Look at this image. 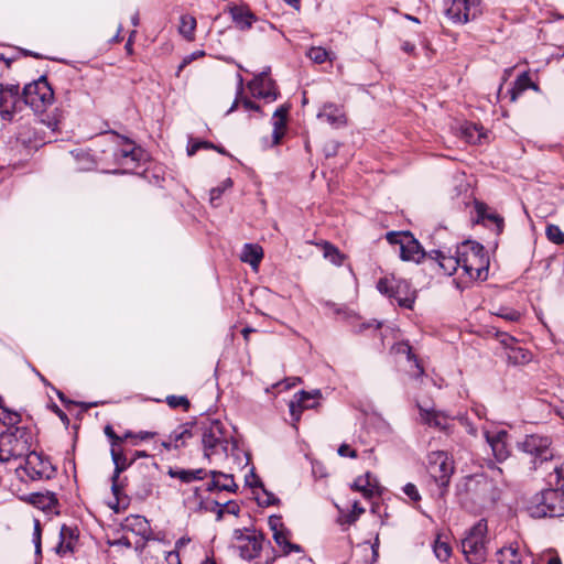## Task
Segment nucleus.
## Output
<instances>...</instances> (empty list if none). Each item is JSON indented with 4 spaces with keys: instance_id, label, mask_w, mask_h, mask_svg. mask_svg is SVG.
<instances>
[{
    "instance_id": "obj_46",
    "label": "nucleus",
    "mask_w": 564,
    "mask_h": 564,
    "mask_svg": "<svg viewBox=\"0 0 564 564\" xmlns=\"http://www.w3.org/2000/svg\"><path fill=\"white\" fill-rule=\"evenodd\" d=\"M496 315L509 322H518L521 317L519 311L509 307L499 308Z\"/></svg>"
},
{
    "instance_id": "obj_9",
    "label": "nucleus",
    "mask_w": 564,
    "mask_h": 564,
    "mask_svg": "<svg viewBox=\"0 0 564 564\" xmlns=\"http://www.w3.org/2000/svg\"><path fill=\"white\" fill-rule=\"evenodd\" d=\"M427 471L438 487V496H444L454 471L453 463L447 454L444 452L432 453L429 457Z\"/></svg>"
},
{
    "instance_id": "obj_44",
    "label": "nucleus",
    "mask_w": 564,
    "mask_h": 564,
    "mask_svg": "<svg viewBox=\"0 0 564 564\" xmlns=\"http://www.w3.org/2000/svg\"><path fill=\"white\" fill-rule=\"evenodd\" d=\"M549 485H555L557 488L564 490V463L554 468L553 474L550 475Z\"/></svg>"
},
{
    "instance_id": "obj_57",
    "label": "nucleus",
    "mask_w": 564,
    "mask_h": 564,
    "mask_svg": "<svg viewBox=\"0 0 564 564\" xmlns=\"http://www.w3.org/2000/svg\"><path fill=\"white\" fill-rule=\"evenodd\" d=\"M269 524L271 530L273 531V534L275 533V530L278 532H281L282 530L286 529L284 524L281 521L280 517H270Z\"/></svg>"
},
{
    "instance_id": "obj_61",
    "label": "nucleus",
    "mask_w": 564,
    "mask_h": 564,
    "mask_svg": "<svg viewBox=\"0 0 564 564\" xmlns=\"http://www.w3.org/2000/svg\"><path fill=\"white\" fill-rule=\"evenodd\" d=\"M192 481L200 480L206 476V470L203 468L189 469Z\"/></svg>"
},
{
    "instance_id": "obj_7",
    "label": "nucleus",
    "mask_w": 564,
    "mask_h": 564,
    "mask_svg": "<svg viewBox=\"0 0 564 564\" xmlns=\"http://www.w3.org/2000/svg\"><path fill=\"white\" fill-rule=\"evenodd\" d=\"M378 291L389 299L397 301L399 306L412 308L415 300V292L411 290L408 281L392 276L381 278L377 283Z\"/></svg>"
},
{
    "instance_id": "obj_18",
    "label": "nucleus",
    "mask_w": 564,
    "mask_h": 564,
    "mask_svg": "<svg viewBox=\"0 0 564 564\" xmlns=\"http://www.w3.org/2000/svg\"><path fill=\"white\" fill-rule=\"evenodd\" d=\"M317 118L336 129L345 127L347 123L343 106L333 102H326L317 113Z\"/></svg>"
},
{
    "instance_id": "obj_40",
    "label": "nucleus",
    "mask_w": 564,
    "mask_h": 564,
    "mask_svg": "<svg viewBox=\"0 0 564 564\" xmlns=\"http://www.w3.org/2000/svg\"><path fill=\"white\" fill-rule=\"evenodd\" d=\"M324 257L329 260L332 263L336 265H340L343 263L344 256L340 251L333 245L326 242L323 247Z\"/></svg>"
},
{
    "instance_id": "obj_64",
    "label": "nucleus",
    "mask_w": 564,
    "mask_h": 564,
    "mask_svg": "<svg viewBox=\"0 0 564 564\" xmlns=\"http://www.w3.org/2000/svg\"><path fill=\"white\" fill-rule=\"evenodd\" d=\"M226 511L228 513L238 514L240 508L237 503H232L230 501L225 503Z\"/></svg>"
},
{
    "instance_id": "obj_13",
    "label": "nucleus",
    "mask_w": 564,
    "mask_h": 564,
    "mask_svg": "<svg viewBox=\"0 0 564 564\" xmlns=\"http://www.w3.org/2000/svg\"><path fill=\"white\" fill-rule=\"evenodd\" d=\"M387 240L391 245H398L402 260H413L419 262L424 257V251L419 241L410 232L387 234Z\"/></svg>"
},
{
    "instance_id": "obj_10",
    "label": "nucleus",
    "mask_w": 564,
    "mask_h": 564,
    "mask_svg": "<svg viewBox=\"0 0 564 564\" xmlns=\"http://www.w3.org/2000/svg\"><path fill=\"white\" fill-rule=\"evenodd\" d=\"M202 443L204 456L208 459L219 452L227 454L229 441L226 438L224 426L218 420L210 421L204 427Z\"/></svg>"
},
{
    "instance_id": "obj_22",
    "label": "nucleus",
    "mask_w": 564,
    "mask_h": 564,
    "mask_svg": "<svg viewBox=\"0 0 564 564\" xmlns=\"http://www.w3.org/2000/svg\"><path fill=\"white\" fill-rule=\"evenodd\" d=\"M416 406L419 409L420 420L422 423L440 430L448 429L449 417L445 413L436 411L434 409L427 410L423 408L420 403H417Z\"/></svg>"
},
{
    "instance_id": "obj_43",
    "label": "nucleus",
    "mask_w": 564,
    "mask_h": 564,
    "mask_svg": "<svg viewBox=\"0 0 564 564\" xmlns=\"http://www.w3.org/2000/svg\"><path fill=\"white\" fill-rule=\"evenodd\" d=\"M306 55L314 63L323 64L328 59L329 53L321 46H312Z\"/></svg>"
},
{
    "instance_id": "obj_34",
    "label": "nucleus",
    "mask_w": 564,
    "mask_h": 564,
    "mask_svg": "<svg viewBox=\"0 0 564 564\" xmlns=\"http://www.w3.org/2000/svg\"><path fill=\"white\" fill-rule=\"evenodd\" d=\"M196 29V19L189 14H183L180 18V33L187 40H194V32Z\"/></svg>"
},
{
    "instance_id": "obj_53",
    "label": "nucleus",
    "mask_w": 564,
    "mask_h": 564,
    "mask_svg": "<svg viewBox=\"0 0 564 564\" xmlns=\"http://www.w3.org/2000/svg\"><path fill=\"white\" fill-rule=\"evenodd\" d=\"M104 432L105 435L110 440L111 448H117V446L122 443V437L116 434L111 425H106Z\"/></svg>"
},
{
    "instance_id": "obj_32",
    "label": "nucleus",
    "mask_w": 564,
    "mask_h": 564,
    "mask_svg": "<svg viewBox=\"0 0 564 564\" xmlns=\"http://www.w3.org/2000/svg\"><path fill=\"white\" fill-rule=\"evenodd\" d=\"M263 257L262 248L258 245L246 243L241 253V260L252 267H258Z\"/></svg>"
},
{
    "instance_id": "obj_4",
    "label": "nucleus",
    "mask_w": 564,
    "mask_h": 564,
    "mask_svg": "<svg viewBox=\"0 0 564 564\" xmlns=\"http://www.w3.org/2000/svg\"><path fill=\"white\" fill-rule=\"evenodd\" d=\"M487 521L480 519L462 540V552L469 564H481L487 557Z\"/></svg>"
},
{
    "instance_id": "obj_56",
    "label": "nucleus",
    "mask_w": 564,
    "mask_h": 564,
    "mask_svg": "<svg viewBox=\"0 0 564 564\" xmlns=\"http://www.w3.org/2000/svg\"><path fill=\"white\" fill-rule=\"evenodd\" d=\"M479 215L485 219L487 218L488 220L492 221L497 228H498V231H501L502 230V225H503V219L496 215V214H488V215H485L484 213H481L480 210H478Z\"/></svg>"
},
{
    "instance_id": "obj_29",
    "label": "nucleus",
    "mask_w": 564,
    "mask_h": 564,
    "mask_svg": "<svg viewBox=\"0 0 564 564\" xmlns=\"http://www.w3.org/2000/svg\"><path fill=\"white\" fill-rule=\"evenodd\" d=\"M290 535L291 533L288 529H284L281 532L275 530V533L273 534V540L281 549L282 554L289 555L292 552L303 553V547L300 544L292 543L290 541Z\"/></svg>"
},
{
    "instance_id": "obj_62",
    "label": "nucleus",
    "mask_w": 564,
    "mask_h": 564,
    "mask_svg": "<svg viewBox=\"0 0 564 564\" xmlns=\"http://www.w3.org/2000/svg\"><path fill=\"white\" fill-rule=\"evenodd\" d=\"M167 564H181L180 555L177 552H169L166 555Z\"/></svg>"
},
{
    "instance_id": "obj_24",
    "label": "nucleus",
    "mask_w": 564,
    "mask_h": 564,
    "mask_svg": "<svg viewBox=\"0 0 564 564\" xmlns=\"http://www.w3.org/2000/svg\"><path fill=\"white\" fill-rule=\"evenodd\" d=\"M209 475L212 476V480L207 484L206 490H225L229 492H235L237 490L238 486L236 485L234 476L231 474L210 470Z\"/></svg>"
},
{
    "instance_id": "obj_58",
    "label": "nucleus",
    "mask_w": 564,
    "mask_h": 564,
    "mask_svg": "<svg viewBox=\"0 0 564 564\" xmlns=\"http://www.w3.org/2000/svg\"><path fill=\"white\" fill-rule=\"evenodd\" d=\"M41 465H42L41 469H35L33 467H30L31 471L29 473V475L33 479H35V478H43L46 475V469H47L48 463L41 462Z\"/></svg>"
},
{
    "instance_id": "obj_20",
    "label": "nucleus",
    "mask_w": 564,
    "mask_h": 564,
    "mask_svg": "<svg viewBox=\"0 0 564 564\" xmlns=\"http://www.w3.org/2000/svg\"><path fill=\"white\" fill-rule=\"evenodd\" d=\"M111 459L115 465L113 475L111 477V490L115 496H118L120 492L119 477L122 471L128 469L132 464V459H128L127 456L118 451L117 448L110 449Z\"/></svg>"
},
{
    "instance_id": "obj_12",
    "label": "nucleus",
    "mask_w": 564,
    "mask_h": 564,
    "mask_svg": "<svg viewBox=\"0 0 564 564\" xmlns=\"http://www.w3.org/2000/svg\"><path fill=\"white\" fill-rule=\"evenodd\" d=\"M234 538L238 542L239 555L247 561L256 558L265 542L264 535L256 530H235Z\"/></svg>"
},
{
    "instance_id": "obj_17",
    "label": "nucleus",
    "mask_w": 564,
    "mask_h": 564,
    "mask_svg": "<svg viewBox=\"0 0 564 564\" xmlns=\"http://www.w3.org/2000/svg\"><path fill=\"white\" fill-rule=\"evenodd\" d=\"M112 137L117 140V148L112 150V156L116 164L129 165V156L142 154V149L135 147L129 139L117 134H112Z\"/></svg>"
},
{
    "instance_id": "obj_23",
    "label": "nucleus",
    "mask_w": 564,
    "mask_h": 564,
    "mask_svg": "<svg viewBox=\"0 0 564 564\" xmlns=\"http://www.w3.org/2000/svg\"><path fill=\"white\" fill-rule=\"evenodd\" d=\"M229 13L236 28L240 31L250 30L257 21V17L245 6H232L229 8Z\"/></svg>"
},
{
    "instance_id": "obj_30",
    "label": "nucleus",
    "mask_w": 564,
    "mask_h": 564,
    "mask_svg": "<svg viewBox=\"0 0 564 564\" xmlns=\"http://www.w3.org/2000/svg\"><path fill=\"white\" fill-rule=\"evenodd\" d=\"M528 88H533L534 90L539 89L538 85L532 83L529 74L523 72L518 76L513 86L508 91L510 94V100L514 102L519 96Z\"/></svg>"
},
{
    "instance_id": "obj_59",
    "label": "nucleus",
    "mask_w": 564,
    "mask_h": 564,
    "mask_svg": "<svg viewBox=\"0 0 564 564\" xmlns=\"http://www.w3.org/2000/svg\"><path fill=\"white\" fill-rule=\"evenodd\" d=\"M338 455L343 456V457H350V458H356L357 457V452L355 449H351L349 445L347 444H341L338 448Z\"/></svg>"
},
{
    "instance_id": "obj_33",
    "label": "nucleus",
    "mask_w": 564,
    "mask_h": 564,
    "mask_svg": "<svg viewBox=\"0 0 564 564\" xmlns=\"http://www.w3.org/2000/svg\"><path fill=\"white\" fill-rule=\"evenodd\" d=\"M251 478H252V480H250L249 477L246 476V484L252 488L260 487L265 496L264 498H260V497L257 498L259 505L273 506L279 501V499L273 494H271L264 489L263 484L254 475L253 471H251Z\"/></svg>"
},
{
    "instance_id": "obj_21",
    "label": "nucleus",
    "mask_w": 564,
    "mask_h": 564,
    "mask_svg": "<svg viewBox=\"0 0 564 564\" xmlns=\"http://www.w3.org/2000/svg\"><path fill=\"white\" fill-rule=\"evenodd\" d=\"M432 259H435L445 274L452 275L462 268L460 254H458V247L456 248L455 254H446L442 250H432L430 253Z\"/></svg>"
},
{
    "instance_id": "obj_8",
    "label": "nucleus",
    "mask_w": 564,
    "mask_h": 564,
    "mask_svg": "<svg viewBox=\"0 0 564 564\" xmlns=\"http://www.w3.org/2000/svg\"><path fill=\"white\" fill-rule=\"evenodd\" d=\"M22 98L34 111L42 112L54 99V93L44 76L40 77L23 88Z\"/></svg>"
},
{
    "instance_id": "obj_14",
    "label": "nucleus",
    "mask_w": 564,
    "mask_h": 564,
    "mask_svg": "<svg viewBox=\"0 0 564 564\" xmlns=\"http://www.w3.org/2000/svg\"><path fill=\"white\" fill-rule=\"evenodd\" d=\"M484 436L487 444L490 446L492 455L498 463H502L511 454L510 447V435L506 430H497V431H484Z\"/></svg>"
},
{
    "instance_id": "obj_27",
    "label": "nucleus",
    "mask_w": 564,
    "mask_h": 564,
    "mask_svg": "<svg viewBox=\"0 0 564 564\" xmlns=\"http://www.w3.org/2000/svg\"><path fill=\"white\" fill-rule=\"evenodd\" d=\"M29 501L34 507L46 512H52L58 505L55 494L50 491L31 494L29 496Z\"/></svg>"
},
{
    "instance_id": "obj_2",
    "label": "nucleus",
    "mask_w": 564,
    "mask_h": 564,
    "mask_svg": "<svg viewBox=\"0 0 564 564\" xmlns=\"http://www.w3.org/2000/svg\"><path fill=\"white\" fill-rule=\"evenodd\" d=\"M462 269L471 280H486L488 276L489 258L482 245L476 241H464L458 246Z\"/></svg>"
},
{
    "instance_id": "obj_31",
    "label": "nucleus",
    "mask_w": 564,
    "mask_h": 564,
    "mask_svg": "<svg viewBox=\"0 0 564 564\" xmlns=\"http://www.w3.org/2000/svg\"><path fill=\"white\" fill-rule=\"evenodd\" d=\"M286 113L288 109L284 107H279L274 113H273V131H272V138H273V144H279L285 129L286 123Z\"/></svg>"
},
{
    "instance_id": "obj_37",
    "label": "nucleus",
    "mask_w": 564,
    "mask_h": 564,
    "mask_svg": "<svg viewBox=\"0 0 564 564\" xmlns=\"http://www.w3.org/2000/svg\"><path fill=\"white\" fill-rule=\"evenodd\" d=\"M6 93H9L10 98L15 99V97L18 96V93H19V86L11 85L7 88ZM6 102H7V97L4 95L2 85H0V113L3 119H7L11 116V112L8 109H6Z\"/></svg>"
},
{
    "instance_id": "obj_35",
    "label": "nucleus",
    "mask_w": 564,
    "mask_h": 564,
    "mask_svg": "<svg viewBox=\"0 0 564 564\" xmlns=\"http://www.w3.org/2000/svg\"><path fill=\"white\" fill-rule=\"evenodd\" d=\"M497 556L499 564H521L518 549L512 546L498 550Z\"/></svg>"
},
{
    "instance_id": "obj_41",
    "label": "nucleus",
    "mask_w": 564,
    "mask_h": 564,
    "mask_svg": "<svg viewBox=\"0 0 564 564\" xmlns=\"http://www.w3.org/2000/svg\"><path fill=\"white\" fill-rule=\"evenodd\" d=\"M546 238L555 245H564V232L557 225L549 224L545 228Z\"/></svg>"
},
{
    "instance_id": "obj_48",
    "label": "nucleus",
    "mask_w": 564,
    "mask_h": 564,
    "mask_svg": "<svg viewBox=\"0 0 564 564\" xmlns=\"http://www.w3.org/2000/svg\"><path fill=\"white\" fill-rule=\"evenodd\" d=\"M232 180L228 177L225 181H223V183L219 186L212 188L210 200L214 202L215 199H218L227 188H230L232 186Z\"/></svg>"
},
{
    "instance_id": "obj_1",
    "label": "nucleus",
    "mask_w": 564,
    "mask_h": 564,
    "mask_svg": "<svg viewBox=\"0 0 564 564\" xmlns=\"http://www.w3.org/2000/svg\"><path fill=\"white\" fill-rule=\"evenodd\" d=\"M32 433L25 426L8 429L0 434V463H9L28 456V465H32L31 458L40 459L35 453H31Z\"/></svg>"
},
{
    "instance_id": "obj_47",
    "label": "nucleus",
    "mask_w": 564,
    "mask_h": 564,
    "mask_svg": "<svg viewBox=\"0 0 564 564\" xmlns=\"http://www.w3.org/2000/svg\"><path fill=\"white\" fill-rule=\"evenodd\" d=\"M509 359L514 364H525L530 361V354L522 348H512V355H509Z\"/></svg>"
},
{
    "instance_id": "obj_63",
    "label": "nucleus",
    "mask_w": 564,
    "mask_h": 564,
    "mask_svg": "<svg viewBox=\"0 0 564 564\" xmlns=\"http://www.w3.org/2000/svg\"><path fill=\"white\" fill-rule=\"evenodd\" d=\"M242 105L247 110L260 111V106L250 99H245Z\"/></svg>"
},
{
    "instance_id": "obj_55",
    "label": "nucleus",
    "mask_w": 564,
    "mask_h": 564,
    "mask_svg": "<svg viewBox=\"0 0 564 564\" xmlns=\"http://www.w3.org/2000/svg\"><path fill=\"white\" fill-rule=\"evenodd\" d=\"M403 492L414 502H417L421 500L419 490H417L416 486L412 482H409L403 487Z\"/></svg>"
},
{
    "instance_id": "obj_25",
    "label": "nucleus",
    "mask_w": 564,
    "mask_h": 564,
    "mask_svg": "<svg viewBox=\"0 0 564 564\" xmlns=\"http://www.w3.org/2000/svg\"><path fill=\"white\" fill-rule=\"evenodd\" d=\"M351 488L362 494L365 498H371L380 494V487L377 478L369 471L357 477Z\"/></svg>"
},
{
    "instance_id": "obj_52",
    "label": "nucleus",
    "mask_w": 564,
    "mask_h": 564,
    "mask_svg": "<svg viewBox=\"0 0 564 564\" xmlns=\"http://www.w3.org/2000/svg\"><path fill=\"white\" fill-rule=\"evenodd\" d=\"M172 478H178L185 484L192 482L189 469H173L170 468L167 473Z\"/></svg>"
},
{
    "instance_id": "obj_39",
    "label": "nucleus",
    "mask_w": 564,
    "mask_h": 564,
    "mask_svg": "<svg viewBox=\"0 0 564 564\" xmlns=\"http://www.w3.org/2000/svg\"><path fill=\"white\" fill-rule=\"evenodd\" d=\"M0 421L8 426H14L21 421V415L7 406H1Z\"/></svg>"
},
{
    "instance_id": "obj_6",
    "label": "nucleus",
    "mask_w": 564,
    "mask_h": 564,
    "mask_svg": "<svg viewBox=\"0 0 564 564\" xmlns=\"http://www.w3.org/2000/svg\"><path fill=\"white\" fill-rule=\"evenodd\" d=\"M518 449L530 457L533 469L551 460L554 456L552 440L549 436L540 434L527 435L523 441L518 443Z\"/></svg>"
},
{
    "instance_id": "obj_60",
    "label": "nucleus",
    "mask_w": 564,
    "mask_h": 564,
    "mask_svg": "<svg viewBox=\"0 0 564 564\" xmlns=\"http://www.w3.org/2000/svg\"><path fill=\"white\" fill-rule=\"evenodd\" d=\"M143 156H144V152L143 151H142V154H138V155H134V156H132V155L129 156L128 158L129 165H122L123 167H126L124 172L133 170L134 167H137L139 162L143 159Z\"/></svg>"
},
{
    "instance_id": "obj_51",
    "label": "nucleus",
    "mask_w": 564,
    "mask_h": 564,
    "mask_svg": "<svg viewBox=\"0 0 564 564\" xmlns=\"http://www.w3.org/2000/svg\"><path fill=\"white\" fill-rule=\"evenodd\" d=\"M166 403L173 409L178 406H184L185 409L189 408V401L185 397L169 395L166 398Z\"/></svg>"
},
{
    "instance_id": "obj_45",
    "label": "nucleus",
    "mask_w": 564,
    "mask_h": 564,
    "mask_svg": "<svg viewBox=\"0 0 564 564\" xmlns=\"http://www.w3.org/2000/svg\"><path fill=\"white\" fill-rule=\"evenodd\" d=\"M210 148H215V144H213L209 141L189 139V142L187 145V154L189 156H193L198 150L210 149Z\"/></svg>"
},
{
    "instance_id": "obj_15",
    "label": "nucleus",
    "mask_w": 564,
    "mask_h": 564,
    "mask_svg": "<svg viewBox=\"0 0 564 564\" xmlns=\"http://www.w3.org/2000/svg\"><path fill=\"white\" fill-rule=\"evenodd\" d=\"M249 89L253 97L273 101L278 97L275 83L267 76L265 73L260 74L249 83Z\"/></svg>"
},
{
    "instance_id": "obj_26",
    "label": "nucleus",
    "mask_w": 564,
    "mask_h": 564,
    "mask_svg": "<svg viewBox=\"0 0 564 564\" xmlns=\"http://www.w3.org/2000/svg\"><path fill=\"white\" fill-rule=\"evenodd\" d=\"M124 528L132 531L137 535H140L144 540H149L152 534L149 521L145 517L140 514H131L127 517Z\"/></svg>"
},
{
    "instance_id": "obj_50",
    "label": "nucleus",
    "mask_w": 564,
    "mask_h": 564,
    "mask_svg": "<svg viewBox=\"0 0 564 564\" xmlns=\"http://www.w3.org/2000/svg\"><path fill=\"white\" fill-rule=\"evenodd\" d=\"M205 55V52L204 51H195L186 56L183 57L181 64L178 65V68H177V75H180V73L187 66L189 65L193 61L199 58V57H203Z\"/></svg>"
},
{
    "instance_id": "obj_3",
    "label": "nucleus",
    "mask_w": 564,
    "mask_h": 564,
    "mask_svg": "<svg viewBox=\"0 0 564 564\" xmlns=\"http://www.w3.org/2000/svg\"><path fill=\"white\" fill-rule=\"evenodd\" d=\"M528 512L535 519L564 516V490L546 488L535 494L528 505Z\"/></svg>"
},
{
    "instance_id": "obj_42",
    "label": "nucleus",
    "mask_w": 564,
    "mask_h": 564,
    "mask_svg": "<svg viewBox=\"0 0 564 564\" xmlns=\"http://www.w3.org/2000/svg\"><path fill=\"white\" fill-rule=\"evenodd\" d=\"M434 554L441 562H446L452 554V547L447 542L436 540L434 543Z\"/></svg>"
},
{
    "instance_id": "obj_36",
    "label": "nucleus",
    "mask_w": 564,
    "mask_h": 564,
    "mask_svg": "<svg viewBox=\"0 0 564 564\" xmlns=\"http://www.w3.org/2000/svg\"><path fill=\"white\" fill-rule=\"evenodd\" d=\"M463 134L469 143H481L485 138L482 128L475 123H467L463 127Z\"/></svg>"
},
{
    "instance_id": "obj_19",
    "label": "nucleus",
    "mask_w": 564,
    "mask_h": 564,
    "mask_svg": "<svg viewBox=\"0 0 564 564\" xmlns=\"http://www.w3.org/2000/svg\"><path fill=\"white\" fill-rule=\"evenodd\" d=\"M79 538V530L77 525L63 524L59 530V542L55 547L58 555H65L66 553H73L75 545Z\"/></svg>"
},
{
    "instance_id": "obj_38",
    "label": "nucleus",
    "mask_w": 564,
    "mask_h": 564,
    "mask_svg": "<svg viewBox=\"0 0 564 564\" xmlns=\"http://www.w3.org/2000/svg\"><path fill=\"white\" fill-rule=\"evenodd\" d=\"M397 352L405 355L409 361H413L414 362V365H415V367L417 369V376H423L424 375L423 367L420 365L419 359L416 358V356L412 351V347L408 343H400V344H398Z\"/></svg>"
},
{
    "instance_id": "obj_49",
    "label": "nucleus",
    "mask_w": 564,
    "mask_h": 564,
    "mask_svg": "<svg viewBox=\"0 0 564 564\" xmlns=\"http://www.w3.org/2000/svg\"><path fill=\"white\" fill-rule=\"evenodd\" d=\"M72 155L74 158H76L77 160L83 159V160L86 161L85 164L79 166V170H90L95 165L94 161L90 159V155L87 152L83 151V150L72 151Z\"/></svg>"
},
{
    "instance_id": "obj_16",
    "label": "nucleus",
    "mask_w": 564,
    "mask_h": 564,
    "mask_svg": "<svg viewBox=\"0 0 564 564\" xmlns=\"http://www.w3.org/2000/svg\"><path fill=\"white\" fill-rule=\"evenodd\" d=\"M294 398H295V400L290 401L289 409H290V414L293 419V425L295 426V424L301 420L303 410L316 408V403L308 404L307 400L308 399H321L322 392L318 389L313 390L311 392L302 390V391L297 392L294 395Z\"/></svg>"
},
{
    "instance_id": "obj_5",
    "label": "nucleus",
    "mask_w": 564,
    "mask_h": 564,
    "mask_svg": "<svg viewBox=\"0 0 564 564\" xmlns=\"http://www.w3.org/2000/svg\"><path fill=\"white\" fill-rule=\"evenodd\" d=\"M467 494L479 509L492 507L500 497L497 482L484 474L475 475L469 479Z\"/></svg>"
},
{
    "instance_id": "obj_11",
    "label": "nucleus",
    "mask_w": 564,
    "mask_h": 564,
    "mask_svg": "<svg viewBox=\"0 0 564 564\" xmlns=\"http://www.w3.org/2000/svg\"><path fill=\"white\" fill-rule=\"evenodd\" d=\"M480 13V0H445V14L454 23L465 24Z\"/></svg>"
},
{
    "instance_id": "obj_28",
    "label": "nucleus",
    "mask_w": 564,
    "mask_h": 564,
    "mask_svg": "<svg viewBox=\"0 0 564 564\" xmlns=\"http://www.w3.org/2000/svg\"><path fill=\"white\" fill-rule=\"evenodd\" d=\"M194 422H186L181 424L177 429L170 433L169 438H171L174 445V449H178L185 446L186 442L194 436Z\"/></svg>"
},
{
    "instance_id": "obj_54",
    "label": "nucleus",
    "mask_w": 564,
    "mask_h": 564,
    "mask_svg": "<svg viewBox=\"0 0 564 564\" xmlns=\"http://www.w3.org/2000/svg\"><path fill=\"white\" fill-rule=\"evenodd\" d=\"M41 533H42V529H41L40 520L35 519L34 520V531H33V543L35 546L36 554L41 553Z\"/></svg>"
}]
</instances>
